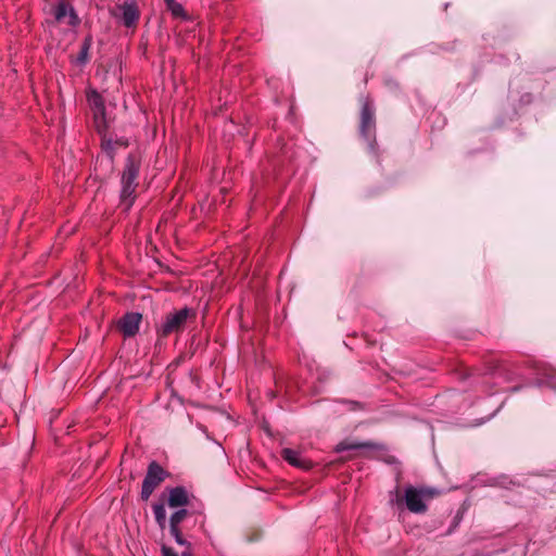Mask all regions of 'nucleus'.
<instances>
[{
    "label": "nucleus",
    "instance_id": "obj_9",
    "mask_svg": "<svg viewBox=\"0 0 556 556\" xmlns=\"http://www.w3.org/2000/svg\"><path fill=\"white\" fill-rule=\"evenodd\" d=\"M167 504L170 508L184 507L189 504L187 491L181 486L169 490Z\"/></svg>",
    "mask_w": 556,
    "mask_h": 556
},
{
    "label": "nucleus",
    "instance_id": "obj_20",
    "mask_svg": "<svg viewBox=\"0 0 556 556\" xmlns=\"http://www.w3.org/2000/svg\"><path fill=\"white\" fill-rule=\"evenodd\" d=\"M546 383L551 387L556 389V371L552 370L551 374L547 376Z\"/></svg>",
    "mask_w": 556,
    "mask_h": 556
},
{
    "label": "nucleus",
    "instance_id": "obj_5",
    "mask_svg": "<svg viewBox=\"0 0 556 556\" xmlns=\"http://www.w3.org/2000/svg\"><path fill=\"white\" fill-rule=\"evenodd\" d=\"M189 314L190 311L188 308H182L178 312L168 314L159 329L161 336L167 337L170 333L180 331L184 328Z\"/></svg>",
    "mask_w": 556,
    "mask_h": 556
},
{
    "label": "nucleus",
    "instance_id": "obj_17",
    "mask_svg": "<svg viewBox=\"0 0 556 556\" xmlns=\"http://www.w3.org/2000/svg\"><path fill=\"white\" fill-rule=\"evenodd\" d=\"M170 534L175 538V541H176L179 545H181V546H185V547H186L185 549H187V548H188V546H189V548L191 549L190 543H188V542L184 539V536H182V533H181L180 529H170Z\"/></svg>",
    "mask_w": 556,
    "mask_h": 556
},
{
    "label": "nucleus",
    "instance_id": "obj_15",
    "mask_svg": "<svg viewBox=\"0 0 556 556\" xmlns=\"http://www.w3.org/2000/svg\"><path fill=\"white\" fill-rule=\"evenodd\" d=\"M188 516V511L186 509H180L174 513L169 520L170 529H179V525L186 519Z\"/></svg>",
    "mask_w": 556,
    "mask_h": 556
},
{
    "label": "nucleus",
    "instance_id": "obj_18",
    "mask_svg": "<svg viewBox=\"0 0 556 556\" xmlns=\"http://www.w3.org/2000/svg\"><path fill=\"white\" fill-rule=\"evenodd\" d=\"M162 555L163 556H179L172 547L166 545L162 546ZM180 556H191V549L188 547L187 549L181 552Z\"/></svg>",
    "mask_w": 556,
    "mask_h": 556
},
{
    "label": "nucleus",
    "instance_id": "obj_14",
    "mask_svg": "<svg viewBox=\"0 0 556 556\" xmlns=\"http://www.w3.org/2000/svg\"><path fill=\"white\" fill-rule=\"evenodd\" d=\"M167 9L172 12L175 17H185V10L181 4L176 2V0H164Z\"/></svg>",
    "mask_w": 556,
    "mask_h": 556
},
{
    "label": "nucleus",
    "instance_id": "obj_4",
    "mask_svg": "<svg viewBox=\"0 0 556 556\" xmlns=\"http://www.w3.org/2000/svg\"><path fill=\"white\" fill-rule=\"evenodd\" d=\"M53 22L60 25L76 27L80 20L73 5L66 0H58V3L51 8Z\"/></svg>",
    "mask_w": 556,
    "mask_h": 556
},
{
    "label": "nucleus",
    "instance_id": "obj_11",
    "mask_svg": "<svg viewBox=\"0 0 556 556\" xmlns=\"http://www.w3.org/2000/svg\"><path fill=\"white\" fill-rule=\"evenodd\" d=\"M117 141H113L112 139L103 138L102 139V150L106 154V161L110 169L113 168V161H114V153H115V146L117 144Z\"/></svg>",
    "mask_w": 556,
    "mask_h": 556
},
{
    "label": "nucleus",
    "instance_id": "obj_1",
    "mask_svg": "<svg viewBox=\"0 0 556 556\" xmlns=\"http://www.w3.org/2000/svg\"><path fill=\"white\" fill-rule=\"evenodd\" d=\"M140 162L130 154L127 157L126 165L122 175L121 203L125 210H129L135 200L137 189V178L139 175Z\"/></svg>",
    "mask_w": 556,
    "mask_h": 556
},
{
    "label": "nucleus",
    "instance_id": "obj_19",
    "mask_svg": "<svg viewBox=\"0 0 556 556\" xmlns=\"http://www.w3.org/2000/svg\"><path fill=\"white\" fill-rule=\"evenodd\" d=\"M89 41L88 40H85L83 47H81V51H80V54H79V60L81 61H85L87 59V54H88V50H89Z\"/></svg>",
    "mask_w": 556,
    "mask_h": 556
},
{
    "label": "nucleus",
    "instance_id": "obj_12",
    "mask_svg": "<svg viewBox=\"0 0 556 556\" xmlns=\"http://www.w3.org/2000/svg\"><path fill=\"white\" fill-rule=\"evenodd\" d=\"M153 513L155 517V521L157 522L159 527L163 530L166 527V511L164 504H154L153 505Z\"/></svg>",
    "mask_w": 556,
    "mask_h": 556
},
{
    "label": "nucleus",
    "instance_id": "obj_3",
    "mask_svg": "<svg viewBox=\"0 0 556 556\" xmlns=\"http://www.w3.org/2000/svg\"><path fill=\"white\" fill-rule=\"evenodd\" d=\"M166 471L155 462H152L142 482L141 498L148 501L154 490L165 480Z\"/></svg>",
    "mask_w": 556,
    "mask_h": 556
},
{
    "label": "nucleus",
    "instance_id": "obj_10",
    "mask_svg": "<svg viewBox=\"0 0 556 556\" xmlns=\"http://www.w3.org/2000/svg\"><path fill=\"white\" fill-rule=\"evenodd\" d=\"M121 9L123 11L124 25L127 27L135 26L140 16L137 4L135 2H125Z\"/></svg>",
    "mask_w": 556,
    "mask_h": 556
},
{
    "label": "nucleus",
    "instance_id": "obj_2",
    "mask_svg": "<svg viewBox=\"0 0 556 556\" xmlns=\"http://www.w3.org/2000/svg\"><path fill=\"white\" fill-rule=\"evenodd\" d=\"M439 495V491L433 488L407 486L404 491V502L407 509L414 514H424L427 511V501Z\"/></svg>",
    "mask_w": 556,
    "mask_h": 556
},
{
    "label": "nucleus",
    "instance_id": "obj_16",
    "mask_svg": "<svg viewBox=\"0 0 556 556\" xmlns=\"http://www.w3.org/2000/svg\"><path fill=\"white\" fill-rule=\"evenodd\" d=\"M368 443H359V442H349V441H342L337 445V452H343L348 450H358L368 447Z\"/></svg>",
    "mask_w": 556,
    "mask_h": 556
},
{
    "label": "nucleus",
    "instance_id": "obj_7",
    "mask_svg": "<svg viewBox=\"0 0 556 556\" xmlns=\"http://www.w3.org/2000/svg\"><path fill=\"white\" fill-rule=\"evenodd\" d=\"M141 318L142 316L139 313H127L119 319L118 328L125 337H132L139 330Z\"/></svg>",
    "mask_w": 556,
    "mask_h": 556
},
{
    "label": "nucleus",
    "instance_id": "obj_13",
    "mask_svg": "<svg viewBox=\"0 0 556 556\" xmlns=\"http://www.w3.org/2000/svg\"><path fill=\"white\" fill-rule=\"evenodd\" d=\"M88 101L92 108L97 110V113L103 114L104 103L102 97L97 91H91L88 94Z\"/></svg>",
    "mask_w": 556,
    "mask_h": 556
},
{
    "label": "nucleus",
    "instance_id": "obj_6",
    "mask_svg": "<svg viewBox=\"0 0 556 556\" xmlns=\"http://www.w3.org/2000/svg\"><path fill=\"white\" fill-rule=\"evenodd\" d=\"M361 132L368 141L375 138V110L368 100L362 108Z\"/></svg>",
    "mask_w": 556,
    "mask_h": 556
},
{
    "label": "nucleus",
    "instance_id": "obj_8",
    "mask_svg": "<svg viewBox=\"0 0 556 556\" xmlns=\"http://www.w3.org/2000/svg\"><path fill=\"white\" fill-rule=\"evenodd\" d=\"M281 457L289 463L291 466L308 470L313 467V463L305 458L299 451L292 448H283L281 451Z\"/></svg>",
    "mask_w": 556,
    "mask_h": 556
}]
</instances>
